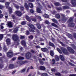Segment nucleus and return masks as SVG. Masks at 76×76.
<instances>
[{
    "label": "nucleus",
    "mask_w": 76,
    "mask_h": 76,
    "mask_svg": "<svg viewBox=\"0 0 76 76\" xmlns=\"http://www.w3.org/2000/svg\"><path fill=\"white\" fill-rule=\"evenodd\" d=\"M42 76H48V75L46 73H44L43 74Z\"/></svg>",
    "instance_id": "a18cd8bd"
},
{
    "label": "nucleus",
    "mask_w": 76,
    "mask_h": 76,
    "mask_svg": "<svg viewBox=\"0 0 76 76\" xmlns=\"http://www.w3.org/2000/svg\"><path fill=\"white\" fill-rule=\"evenodd\" d=\"M43 16L45 17V18H49V16L48 15L45 14L44 15H43Z\"/></svg>",
    "instance_id": "393cba45"
},
{
    "label": "nucleus",
    "mask_w": 76,
    "mask_h": 76,
    "mask_svg": "<svg viewBox=\"0 0 76 76\" xmlns=\"http://www.w3.org/2000/svg\"><path fill=\"white\" fill-rule=\"evenodd\" d=\"M69 65L71 66H73V67L75 66V65L74 64H72V63H71L70 62H69Z\"/></svg>",
    "instance_id": "f704fd0d"
},
{
    "label": "nucleus",
    "mask_w": 76,
    "mask_h": 76,
    "mask_svg": "<svg viewBox=\"0 0 76 76\" xmlns=\"http://www.w3.org/2000/svg\"><path fill=\"white\" fill-rule=\"evenodd\" d=\"M49 45L50 46H51L53 47H55L54 45V44L53 43H51V42H49Z\"/></svg>",
    "instance_id": "6ab92c4d"
},
{
    "label": "nucleus",
    "mask_w": 76,
    "mask_h": 76,
    "mask_svg": "<svg viewBox=\"0 0 76 76\" xmlns=\"http://www.w3.org/2000/svg\"><path fill=\"white\" fill-rule=\"evenodd\" d=\"M67 49L69 51L70 53H73L75 52V51L73 50V49H72V48H70L69 47H67Z\"/></svg>",
    "instance_id": "0eeeda50"
},
{
    "label": "nucleus",
    "mask_w": 76,
    "mask_h": 76,
    "mask_svg": "<svg viewBox=\"0 0 76 76\" xmlns=\"http://www.w3.org/2000/svg\"><path fill=\"white\" fill-rule=\"evenodd\" d=\"M8 9L10 13H12V8L10 7H9L8 8Z\"/></svg>",
    "instance_id": "bb28decb"
},
{
    "label": "nucleus",
    "mask_w": 76,
    "mask_h": 76,
    "mask_svg": "<svg viewBox=\"0 0 76 76\" xmlns=\"http://www.w3.org/2000/svg\"><path fill=\"white\" fill-rule=\"evenodd\" d=\"M30 12L31 13H33L34 12V10H33L32 9L30 10Z\"/></svg>",
    "instance_id": "69168bd1"
},
{
    "label": "nucleus",
    "mask_w": 76,
    "mask_h": 76,
    "mask_svg": "<svg viewBox=\"0 0 76 76\" xmlns=\"http://www.w3.org/2000/svg\"><path fill=\"white\" fill-rule=\"evenodd\" d=\"M28 6H29L30 8H32V7H33V4H32V3H29L28 4Z\"/></svg>",
    "instance_id": "cd10ccee"
},
{
    "label": "nucleus",
    "mask_w": 76,
    "mask_h": 76,
    "mask_svg": "<svg viewBox=\"0 0 76 76\" xmlns=\"http://www.w3.org/2000/svg\"><path fill=\"white\" fill-rule=\"evenodd\" d=\"M63 9H69V7L67 6H64L63 7Z\"/></svg>",
    "instance_id": "5701e85b"
},
{
    "label": "nucleus",
    "mask_w": 76,
    "mask_h": 76,
    "mask_svg": "<svg viewBox=\"0 0 76 76\" xmlns=\"http://www.w3.org/2000/svg\"><path fill=\"white\" fill-rule=\"evenodd\" d=\"M20 9L21 10H24V7H23V6H21L20 7Z\"/></svg>",
    "instance_id": "603ef678"
},
{
    "label": "nucleus",
    "mask_w": 76,
    "mask_h": 76,
    "mask_svg": "<svg viewBox=\"0 0 76 76\" xmlns=\"http://www.w3.org/2000/svg\"><path fill=\"white\" fill-rule=\"evenodd\" d=\"M31 20H32V21H34V22H37V20L35 18H32Z\"/></svg>",
    "instance_id": "5fc2aeb1"
},
{
    "label": "nucleus",
    "mask_w": 76,
    "mask_h": 76,
    "mask_svg": "<svg viewBox=\"0 0 76 76\" xmlns=\"http://www.w3.org/2000/svg\"><path fill=\"white\" fill-rule=\"evenodd\" d=\"M61 49L64 54H67V51L66 48H63L61 47Z\"/></svg>",
    "instance_id": "20e7f679"
},
{
    "label": "nucleus",
    "mask_w": 76,
    "mask_h": 76,
    "mask_svg": "<svg viewBox=\"0 0 76 76\" xmlns=\"http://www.w3.org/2000/svg\"><path fill=\"white\" fill-rule=\"evenodd\" d=\"M55 75L56 76H61V74L59 73H57L55 74Z\"/></svg>",
    "instance_id": "864d4df0"
},
{
    "label": "nucleus",
    "mask_w": 76,
    "mask_h": 76,
    "mask_svg": "<svg viewBox=\"0 0 76 76\" xmlns=\"http://www.w3.org/2000/svg\"><path fill=\"white\" fill-rule=\"evenodd\" d=\"M3 36L2 34H0V39H3Z\"/></svg>",
    "instance_id": "a19ab883"
},
{
    "label": "nucleus",
    "mask_w": 76,
    "mask_h": 76,
    "mask_svg": "<svg viewBox=\"0 0 76 76\" xmlns=\"http://www.w3.org/2000/svg\"><path fill=\"white\" fill-rule=\"evenodd\" d=\"M8 16H9L8 15V14H7L6 13L5 14V17L6 19H7V18H8Z\"/></svg>",
    "instance_id": "de8ad7c7"
},
{
    "label": "nucleus",
    "mask_w": 76,
    "mask_h": 76,
    "mask_svg": "<svg viewBox=\"0 0 76 76\" xmlns=\"http://www.w3.org/2000/svg\"><path fill=\"white\" fill-rule=\"evenodd\" d=\"M62 9V8L61 7L57 8V10H61Z\"/></svg>",
    "instance_id": "bf43d9fd"
},
{
    "label": "nucleus",
    "mask_w": 76,
    "mask_h": 76,
    "mask_svg": "<svg viewBox=\"0 0 76 76\" xmlns=\"http://www.w3.org/2000/svg\"><path fill=\"white\" fill-rule=\"evenodd\" d=\"M24 58L22 57H19V60H24Z\"/></svg>",
    "instance_id": "e2e57ef3"
},
{
    "label": "nucleus",
    "mask_w": 76,
    "mask_h": 76,
    "mask_svg": "<svg viewBox=\"0 0 76 76\" xmlns=\"http://www.w3.org/2000/svg\"><path fill=\"white\" fill-rule=\"evenodd\" d=\"M37 12L39 13H41L42 12L41 10V9H40L39 8H37Z\"/></svg>",
    "instance_id": "f8f14e48"
},
{
    "label": "nucleus",
    "mask_w": 76,
    "mask_h": 76,
    "mask_svg": "<svg viewBox=\"0 0 76 76\" xmlns=\"http://www.w3.org/2000/svg\"><path fill=\"white\" fill-rule=\"evenodd\" d=\"M51 70L52 72H55L56 71V69L53 68V69H51Z\"/></svg>",
    "instance_id": "774afa93"
},
{
    "label": "nucleus",
    "mask_w": 76,
    "mask_h": 76,
    "mask_svg": "<svg viewBox=\"0 0 76 76\" xmlns=\"http://www.w3.org/2000/svg\"><path fill=\"white\" fill-rule=\"evenodd\" d=\"M28 26L30 28H32V29H34L35 27H34V25L31 23H30L28 24Z\"/></svg>",
    "instance_id": "9d476101"
},
{
    "label": "nucleus",
    "mask_w": 76,
    "mask_h": 76,
    "mask_svg": "<svg viewBox=\"0 0 76 76\" xmlns=\"http://www.w3.org/2000/svg\"><path fill=\"white\" fill-rule=\"evenodd\" d=\"M4 8V6L1 5H0V9H3Z\"/></svg>",
    "instance_id": "680f3d73"
},
{
    "label": "nucleus",
    "mask_w": 76,
    "mask_h": 76,
    "mask_svg": "<svg viewBox=\"0 0 76 76\" xmlns=\"http://www.w3.org/2000/svg\"><path fill=\"white\" fill-rule=\"evenodd\" d=\"M57 51H58V52L60 53V54H61V50H60V49H59V48H57Z\"/></svg>",
    "instance_id": "3c124183"
},
{
    "label": "nucleus",
    "mask_w": 76,
    "mask_h": 76,
    "mask_svg": "<svg viewBox=\"0 0 76 76\" xmlns=\"http://www.w3.org/2000/svg\"><path fill=\"white\" fill-rule=\"evenodd\" d=\"M59 43H60V44H61L63 46V47H65L66 46V45H65L64 44V43H63L62 42H60Z\"/></svg>",
    "instance_id": "ea45409f"
},
{
    "label": "nucleus",
    "mask_w": 76,
    "mask_h": 76,
    "mask_svg": "<svg viewBox=\"0 0 76 76\" xmlns=\"http://www.w3.org/2000/svg\"><path fill=\"white\" fill-rule=\"evenodd\" d=\"M7 25L9 27H12V23L10 21H8L7 22Z\"/></svg>",
    "instance_id": "6e6552de"
},
{
    "label": "nucleus",
    "mask_w": 76,
    "mask_h": 76,
    "mask_svg": "<svg viewBox=\"0 0 76 76\" xmlns=\"http://www.w3.org/2000/svg\"><path fill=\"white\" fill-rule=\"evenodd\" d=\"M15 15L17 16H19V11H17L15 12Z\"/></svg>",
    "instance_id": "e433bc0d"
},
{
    "label": "nucleus",
    "mask_w": 76,
    "mask_h": 76,
    "mask_svg": "<svg viewBox=\"0 0 76 76\" xmlns=\"http://www.w3.org/2000/svg\"><path fill=\"white\" fill-rule=\"evenodd\" d=\"M41 50L44 52H47L48 51V49L46 48H42Z\"/></svg>",
    "instance_id": "ddd939ff"
},
{
    "label": "nucleus",
    "mask_w": 76,
    "mask_h": 76,
    "mask_svg": "<svg viewBox=\"0 0 76 76\" xmlns=\"http://www.w3.org/2000/svg\"><path fill=\"white\" fill-rule=\"evenodd\" d=\"M6 42L7 45H9L10 43V39L9 38H7L6 40Z\"/></svg>",
    "instance_id": "9b49d317"
},
{
    "label": "nucleus",
    "mask_w": 76,
    "mask_h": 76,
    "mask_svg": "<svg viewBox=\"0 0 76 76\" xmlns=\"http://www.w3.org/2000/svg\"><path fill=\"white\" fill-rule=\"evenodd\" d=\"M10 3L9 2H7L5 3V5L6 6L7 8H8V7L9 6V4H10Z\"/></svg>",
    "instance_id": "4be33fe9"
},
{
    "label": "nucleus",
    "mask_w": 76,
    "mask_h": 76,
    "mask_svg": "<svg viewBox=\"0 0 76 76\" xmlns=\"http://www.w3.org/2000/svg\"><path fill=\"white\" fill-rule=\"evenodd\" d=\"M26 58L29 59V58H30L31 57V53L28 52L26 53Z\"/></svg>",
    "instance_id": "39448f33"
},
{
    "label": "nucleus",
    "mask_w": 76,
    "mask_h": 76,
    "mask_svg": "<svg viewBox=\"0 0 76 76\" xmlns=\"http://www.w3.org/2000/svg\"><path fill=\"white\" fill-rule=\"evenodd\" d=\"M25 70H26V69L25 68V69H23L21 71V73H23V72H25Z\"/></svg>",
    "instance_id": "0e129e2a"
},
{
    "label": "nucleus",
    "mask_w": 76,
    "mask_h": 76,
    "mask_svg": "<svg viewBox=\"0 0 76 76\" xmlns=\"http://www.w3.org/2000/svg\"><path fill=\"white\" fill-rule=\"evenodd\" d=\"M4 66V65L2 64H0V69H2L3 67V66Z\"/></svg>",
    "instance_id": "13d9d810"
},
{
    "label": "nucleus",
    "mask_w": 76,
    "mask_h": 76,
    "mask_svg": "<svg viewBox=\"0 0 76 76\" xmlns=\"http://www.w3.org/2000/svg\"><path fill=\"white\" fill-rule=\"evenodd\" d=\"M14 67V65L13 64H10L9 66L10 69H13Z\"/></svg>",
    "instance_id": "c85d7f7f"
},
{
    "label": "nucleus",
    "mask_w": 76,
    "mask_h": 76,
    "mask_svg": "<svg viewBox=\"0 0 76 76\" xmlns=\"http://www.w3.org/2000/svg\"><path fill=\"white\" fill-rule=\"evenodd\" d=\"M60 58L61 59V60H62L63 61L64 60V56H63L62 55H60Z\"/></svg>",
    "instance_id": "aec40b11"
},
{
    "label": "nucleus",
    "mask_w": 76,
    "mask_h": 76,
    "mask_svg": "<svg viewBox=\"0 0 76 76\" xmlns=\"http://www.w3.org/2000/svg\"><path fill=\"white\" fill-rule=\"evenodd\" d=\"M13 52L12 51L9 52L7 53V56L8 57H12L13 56Z\"/></svg>",
    "instance_id": "7ed1b4c3"
},
{
    "label": "nucleus",
    "mask_w": 76,
    "mask_h": 76,
    "mask_svg": "<svg viewBox=\"0 0 76 76\" xmlns=\"http://www.w3.org/2000/svg\"><path fill=\"white\" fill-rule=\"evenodd\" d=\"M37 39H38V41H43V40L42 38H40Z\"/></svg>",
    "instance_id": "79ce46f5"
},
{
    "label": "nucleus",
    "mask_w": 76,
    "mask_h": 76,
    "mask_svg": "<svg viewBox=\"0 0 76 76\" xmlns=\"http://www.w3.org/2000/svg\"><path fill=\"white\" fill-rule=\"evenodd\" d=\"M71 3L73 6H76V0H71Z\"/></svg>",
    "instance_id": "1a4fd4ad"
},
{
    "label": "nucleus",
    "mask_w": 76,
    "mask_h": 76,
    "mask_svg": "<svg viewBox=\"0 0 76 76\" xmlns=\"http://www.w3.org/2000/svg\"><path fill=\"white\" fill-rule=\"evenodd\" d=\"M3 49L4 50H5V51L7 50V49L6 48V46L5 45L4 46Z\"/></svg>",
    "instance_id": "49530a36"
},
{
    "label": "nucleus",
    "mask_w": 76,
    "mask_h": 76,
    "mask_svg": "<svg viewBox=\"0 0 76 76\" xmlns=\"http://www.w3.org/2000/svg\"><path fill=\"white\" fill-rule=\"evenodd\" d=\"M21 44L25 46L26 45V42L25 40H23L21 41Z\"/></svg>",
    "instance_id": "dca6fc26"
},
{
    "label": "nucleus",
    "mask_w": 76,
    "mask_h": 76,
    "mask_svg": "<svg viewBox=\"0 0 76 76\" xmlns=\"http://www.w3.org/2000/svg\"><path fill=\"white\" fill-rule=\"evenodd\" d=\"M20 39H23L25 38V36H20Z\"/></svg>",
    "instance_id": "8fccbe9b"
},
{
    "label": "nucleus",
    "mask_w": 76,
    "mask_h": 76,
    "mask_svg": "<svg viewBox=\"0 0 76 76\" xmlns=\"http://www.w3.org/2000/svg\"><path fill=\"white\" fill-rule=\"evenodd\" d=\"M12 39L15 41H17V40H18V39H19L18 36L16 34L13 35L12 36Z\"/></svg>",
    "instance_id": "f257e3e1"
},
{
    "label": "nucleus",
    "mask_w": 76,
    "mask_h": 76,
    "mask_svg": "<svg viewBox=\"0 0 76 76\" xmlns=\"http://www.w3.org/2000/svg\"><path fill=\"white\" fill-rule=\"evenodd\" d=\"M52 20L53 22L55 23H57V21L55 19H51Z\"/></svg>",
    "instance_id": "2f4dec72"
},
{
    "label": "nucleus",
    "mask_w": 76,
    "mask_h": 76,
    "mask_svg": "<svg viewBox=\"0 0 76 76\" xmlns=\"http://www.w3.org/2000/svg\"><path fill=\"white\" fill-rule=\"evenodd\" d=\"M61 15L62 17V20L64 21L68 19V18H67L66 17L65 15L64 14H61Z\"/></svg>",
    "instance_id": "f03ea898"
},
{
    "label": "nucleus",
    "mask_w": 76,
    "mask_h": 76,
    "mask_svg": "<svg viewBox=\"0 0 76 76\" xmlns=\"http://www.w3.org/2000/svg\"><path fill=\"white\" fill-rule=\"evenodd\" d=\"M55 58L56 60L57 61H58V60H59V57L57 55H56L55 56Z\"/></svg>",
    "instance_id": "c756f323"
},
{
    "label": "nucleus",
    "mask_w": 76,
    "mask_h": 76,
    "mask_svg": "<svg viewBox=\"0 0 76 76\" xmlns=\"http://www.w3.org/2000/svg\"><path fill=\"white\" fill-rule=\"evenodd\" d=\"M24 6L27 10H28L29 8L28 7V4H27L26 3H25Z\"/></svg>",
    "instance_id": "a878e982"
},
{
    "label": "nucleus",
    "mask_w": 76,
    "mask_h": 76,
    "mask_svg": "<svg viewBox=\"0 0 76 76\" xmlns=\"http://www.w3.org/2000/svg\"><path fill=\"white\" fill-rule=\"evenodd\" d=\"M14 5L15 6V7L17 9H19V6L18 5L15 4H14Z\"/></svg>",
    "instance_id": "c03bdc74"
},
{
    "label": "nucleus",
    "mask_w": 76,
    "mask_h": 76,
    "mask_svg": "<svg viewBox=\"0 0 76 76\" xmlns=\"http://www.w3.org/2000/svg\"><path fill=\"white\" fill-rule=\"evenodd\" d=\"M51 25L53 26H55V27H57V25L55 24L54 23H52Z\"/></svg>",
    "instance_id": "c9c22d12"
},
{
    "label": "nucleus",
    "mask_w": 76,
    "mask_h": 76,
    "mask_svg": "<svg viewBox=\"0 0 76 76\" xmlns=\"http://www.w3.org/2000/svg\"><path fill=\"white\" fill-rule=\"evenodd\" d=\"M55 5L56 6H58L60 5V3L58 2H56L54 3Z\"/></svg>",
    "instance_id": "72a5a7b5"
},
{
    "label": "nucleus",
    "mask_w": 76,
    "mask_h": 76,
    "mask_svg": "<svg viewBox=\"0 0 76 76\" xmlns=\"http://www.w3.org/2000/svg\"><path fill=\"white\" fill-rule=\"evenodd\" d=\"M26 35H28L29 34V31L27 30V31H26Z\"/></svg>",
    "instance_id": "4d7b16f0"
},
{
    "label": "nucleus",
    "mask_w": 76,
    "mask_h": 76,
    "mask_svg": "<svg viewBox=\"0 0 76 76\" xmlns=\"http://www.w3.org/2000/svg\"><path fill=\"white\" fill-rule=\"evenodd\" d=\"M73 36H74V38H76V34L75 33H73Z\"/></svg>",
    "instance_id": "338daca9"
},
{
    "label": "nucleus",
    "mask_w": 76,
    "mask_h": 76,
    "mask_svg": "<svg viewBox=\"0 0 76 76\" xmlns=\"http://www.w3.org/2000/svg\"><path fill=\"white\" fill-rule=\"evenodd\" d=\"M56 17L57 19H59L60 18V15L59 14H57L56 15Z\"/></svg>",
    "instance_id": "412c9836"
},
{
    "label": "nucleus",
    "mask_w": 76,
    "mask_h": 76,
    "mask_svg": "<svg viewBox=\"0 0 76 76\" xmlns=\"http://www.w3.org/2000/svg\"><path fill=\"white\" fill-rule=\"evenodd\" d=\"M50 55L51 56H53L54 55V52L53 50H50Z\"/></svg>",
    "instance_id": "a211bd4d"
},
{
    "label": "nucleus",
    "mask_w": 76,
    "mask_h": 76,
    "mask_svg": "<svg viewBox=\"0 0 76 76\" xmlns=\"http://www.w3.org/2000/svg\"><path fill=\"white\" fill-rule=\"evenodd\" d=\"M26 18L27 20L28 21V22H31V18H29V16L26 15Z\"/></svg>",
    "instance_id": "4468645a"
},
{
    "label": "nucleus",
    "mask_w": 76,
    "mask_h": 76,
    "mask_svg": "<svg viewBox=\"0 0 76 76\" xmlns=\"http://www.w3.org/2000/svg\"><path fill=\"white\" fill-rule=\"evenodd\" d=\"M40 69L42 70H45V68L44 66H41L40 67Z\"/></svg>",
    "instance_id": "473e14b6"
},
{
    "label": "nucleus",
    "mask_w": 76,
    "mask_h": 76,
    "mask_svg": "<svg viewBox=\"0 0 76 76\" xmlns=\"http://www.w3.org/2000/svg\"><path fill=\"white\" fill-rule=\"evenodd\" d=\"M45 23L46 24H50V22L48 21L47 20L45 21Z\"/></svg>",
    "instance_id": "052dcab7"
},
{
    "label": "nucleus",
    "mask_w": 76,
    "mask_h": 76,
    "mask_svg": "<svg viewBox=\"0 0 76 76\" xmlns=\"http://www.w3.org/2000/svg\"><path fill=\"white\" fill-rule=\"evenodd\" d=\"M29 31L30 32H34V30L31 28H29Z\"/></svg>",
    "instance_id": "4c0bfd02"
},
{
    "label": "nucleus",
    "mask_w": 76,
    "mask_h": 76,
    "mask_svg": "<svg viewBox=\"0 0 76 76\" xmlns=\"http://www.w3.org/2000/svg\"><path fill=\"white\" fill-rule=\"evenodd\" d=\"M73 22V18H72V17H70L68 20V22Z\"/></svg>",
    "instance_id": "7c9ffc66"
},
{
    "label": "nucleus",
    "mask_w": 76,
    "mask_h": 76,
    "mask_svg": "<svg viewBox=\"0 0 76 76\" xmlns=\"http://www.w3.org/2000/svg\"><path fill=\"white\" fill-rule=\"evenodd\" d=\"M52 64H55V60L54 59H52Z\"/></svg>",
    "instance_id": "6e6d98bb"
},
{
    "label": "nucleus",
    "mask_w": 76,
    "mask_h": 76,
    "mask_svg": "<svg viewBox=\"0 0 76 76\" xmlns=\"http://www.w3.org/2000/svg\"><path fill=\"white\" fill-rule=\"evenodd\" d=\"M26 23L25 22V21H23L21 22V24L22 25H25Z\"/></svg>",
    "instance_id": "09e8293b"
},
{
    "label": "nucleus",
    "mask_w": 76,
    "mask_h": 76,
    "mask_svg": "<svg viewBox=\"0 0 76 76\" xmlns=\"http://www.w3.org/2000/svg\"><path fill=\"white\" fill-rule=\"evenodd\" d=\"M34 38V37L32 35H30L28 37V38L29 39H33Z\"/></svg>",
    "instance_id": "37998d69"
},
{
    "label": "nucleus",
    "mask_w": 76,
    "mask_h": 76,
    "mask_svg": "<svg viewBox=\"0 0 76 76\" xmlns=\"http://www.w3.org/2000/svg\"><path fill=\"white\" fill-rule=\"evenodd\" d=\"M37 27L38 29H40L41 28V25L39 24V23H37L36 24Z\"/></svg>",
    "instance_id": "f3484780"
},
{
    "label": "nucleus",
    "mask_w": 76,
    "mask_h": 76,
    "mask_svg": "<svg viewBox=\"0 0 76 76\" xmlns=\"http://www.w3.org/2000/svg\"><path fill=\"white\" fill-rule=\"evenodd\" d=\"M69 27H74L75 26V23H72L69 25Z\"/></svg>",
    "instance_id": "2eb2a0df"
},
{
    "label": "nucleus",
    "mask_w": 76,
    "mask_h": 76,
    "mask_svg": "<svg viewBox=\"0 0 76 76\" xmlns=\"http://www.w3.org/2000/svg\"><path fill=\"white\" fill-rule=\"evenodd\" d=\"M18 31V28H15L13 32L14 33H16Z\"/></svg>",
    "instance_id": "b1692460"
},
{
    "label": "nucleus",
    "mask_w": 76,
    "mask_h": 76,
    "mask_svg": "<svg viewBox=\"0 0 76 76\" xmlns=\"http://www.w3.org/2000/svg\"><path fill=\"white\" fill-rule=\"evenodd\" d=\"M39 61L40 64H44V62L42 61V60H39Z\"/></svg>",
    "instance_id": "58836bf2"
},
{
    "label": "nucleus",
    "mask_w": 76,
    "mask_h": 76,
    "mask_svg": "<svg viewBox=\"0 0 76 76\" xmlns=\"http://www.w3.org/2000/svg\"><path fill=\"white\" fill-rule=\"evenodd\" d=\"M28 63V61H23L22 60H20L19 62L20 64V65H22V64H25V63Z\"/></svg>",
    "instance_id": "423d86ee"
}]
</instances>
